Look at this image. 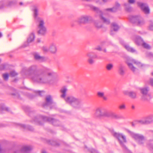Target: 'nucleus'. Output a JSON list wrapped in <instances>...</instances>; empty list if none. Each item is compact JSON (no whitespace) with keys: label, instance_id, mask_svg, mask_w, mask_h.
<instances>
[{"label":"nucleus","instance_id":"obj_8","mask_svg":"<svg viewBox=\"0 0 153 153\" xmlns=\"http://www.w3.org/2000/svg\"><path fill=\"white\" fill-rule=\"evenodd\" d=\"M55 105L51 96L48 95L45 97V102L43 103L42 105L43 108L50 110L52 108V106Z\"/></svg>","mask_w":153,"mask_h":153},{"label":"nucleus","instance_id":"obj_25","mask_svg":"<svg viewBox=\"0 0 153 153\" xmlns=\"http://www.w3.org/2000/svg\"><path fill=\"white\" fill-rule=\"evenodd\" d=\"M31 150V147L30 146H25L22 148L21 149L22 152L25 153H27L29 152Z\"/></svg>","mask_w":153,"mask_h":153},{"label":"nucleus","instance_id":"obj_44","mask_svg":"<svg viewBox=\"0 0 153 153\" xmlns=\"http://www.w3.org/2000/svg\"><path fill=\"white\" fill-rule=\"evenodd\" d=\"M3 77L5 81H7L8 79L9 75L7 74H3Z\"/></svg>","mask_w":153,"mask_h":153},{"label":"nucleus","instance_id":"obj_10","mask_svg":"<svg viewBox=\"0 0 153 153\" xmlns=\"http://www.w3.org/2000/svg\"><path fill=\"white\" fill-rule=\"evenodd\" d=\"M33 16L37 25L38 28L45 27L44 22L43 20L41 18L37 17L38 15V10L36 7H35L33 10Z\"/></svg>","mask_w":153,"mask_h":153},{"label":"nucleus","instance_id":"obj_42","mask_svg":"<svg viewBox=\"0 0 153 153\" xmlns=\"http://www.w3.org/2000/svg\"><path fill=\"white\" fill-rule=\"evenodd\" d=\"M146 56L149 57L150 58H153V53L151 52H147L146 53Z\"/></svg>","mask_w":153,"mask_h":153},{"label":"nucleus","instance_id":"obj_1","mask_svg":"<svg viewBox=\"0 0 153 153\" xmlns=\"http://www.w3.org/2000/svg\"><path fill=\"white\" fill-rule=\"evenodd\" d=\"M38 72L33 77V80L40 83H50L56 75V74L52 71L48 72L47 75H46L45 70L44 69H40Z\"/></svg>","mask_w":153,"mask_h":153},{"label":"nucleus","instance_id":"obj_54","mask_svg":"<svg viewBox=\"0 0 153 153\" xmlns=\"http://www.w3.org/2000/svg\"><path fill=\"white\" fill-rule=\"evenodd\" d=\"M35 37V34L34 33H32L30 35L29 38H34Z\"/></svg>","mask_w":153,"mask_h":153},{"label":"nucleus","instance_id":"obj_34","mask_svg":"<svg viewBox=\"0 0 153 153\" xmlns=\"http://www.w3.org/2000/svg\"><path fill=\"white\" fill-rule=\"evenodd\" d=\"M142 46L144 48L148 50H150L151 48V47L150 46L144 42H143L142 44Z\"/></svg>","mask_w":153,"mask_h":153},{"label":"nucleus","instance_id":"obj_31","mask_svg":"<svg viewBox=\"0 0 153 153\" xmlns=\"http://www.w3.org/2000/svg\"><path fill=\"white\" fill-rule=\"evenodd\" d=\"M134 41L136 44L138 45H142V44L144 42L143 39H135Z\"/></svg>","mask_w":153,"mask_h":153},{"label":"nucleus","instance_id":"obj_52","mask_svg":"<svg viewBox=\"0 0 153 153\" xmlns=\"http://www.w3.org/2000/svg\"><path fill=\"white\" fill-rule=\"evenodd\" d=\"M10 74L12 76H14L17 75V74L14 71H12L10 72Z\"/></svg>","mask_w":153,"mask_h":153},{"label":"nucleus","instance_id":"obj_35","mask_svg":"<svg viewBox=\"0 0 153 153\" xmlns=\"http://www.w3.org/2000/svg\"><path fill=\"white\" fill-rule=\"evenodd\" d=\"M136 122L137 123H140L142 125H146V120H145V119L144 117L142 118V119L137 120L136 121Z\"/></svg>","mask_w":153,"mask_h":153},{"label":"nucleus","instance_id":"obj_15","mask_svg":"<svg viewBox=\"0 0 153 153\" xmlns=\"http://www.w3.org/2000/svg\"><path fill=\"white\" fill-rule=\"evenodd\" d=\"M17 126L24 130H28L31 131L34 130V128L33 127L29 125L19 123L17 124Z\"/></svg>","mask_w":153,"mask_h":153},{"label":"nucleus","instance_id":"obj_20","mask_svg":"<svg viewBox=\"0 0 153 153\" xmlns=\"http://www.w3.org/2000/svg\"><path fill=\"white\" fill-rule=\"evenodd\" d=\"M4 111L10 112V110L9 108L5 107L4 105H0V113H3Z\"/></svg>","mask_w":153,"mask_h":153},{"label":"nucleus","instance_id":"obj_64","mask_svg":"<svg viewBox=\"0 0 153 153\" xmlns=\"http://www.w3.org/2000/svg\"><path fill=\"white\" fill-rule=\"evenodd\" d=\"M2 36V34L0 32V38Z\"/></svg>","mask_w":153,"mask_h":153},{"label":"nucleus","instance_id":"obj_60","mask_svg":"<svg viewBox=\"0 0 153 153\" xmlns=\"http://www.w3.org/2000/svg\"><path fill=\"white\" fill-rule=\"evenodd\" d=\"M116 5L117 7H118L120 6V4L118 3H116Z\"/></svg>","mask_w":153,"mask_h":153},{"label":"nucleus","instance_id":"obj_9","mask_svg":"<svg viewBox=\"0 0 153 153\" xmlns=\"http://www.w3.org/2000/svg\"><path fill=\"white\" fill-rule=\"evenodd\" d=\"M40 69H38L37 66L36 65H32L27 68L26 71L33 80V77L36 75Z\"/></svg>","mask_w":153,"mask_h":153},{"label":"nucleus","instance_id":"obj_5","mask_svg":"<svg viewBox=\"0 0 153 153\" xmlns=\"http://www.w3.org/2000/svg\"><path fill=\"white\" fill-rule=\"evenodd\" d=\"M128 132L137 144L141 146H143L146 140L144 136L140 134L134 133L130 131H128Z\"/></svg>","mask_w":153,"mask_h":153},{"label":"nucleus","instance_id":"obj_36","mask_svg":"<svg viewBox=\"0 0 153 153\" xmlns=\"http://www.w3.org/2000/svg\"><path fill=\"white\" fill-rule=\"evenodd\" d=\"M100 16L101 19L104 22L107 24H108L110 23V22L109 20L106 19L105 18L103 17L100 14Z\"/></svg>","mask_w":153,"mask_h":153},{"label":"nucleus","instance_id":"obj_29","mask_svg":"<svg viewBox=\"0 0 153 153\" xmlns=\"http://www.w3.org/2000/svg\"><path fill=\"white\" fill-rule=\"evenodd\" d=\"M48 143L51 145L54 146H59L60 145L59 143L56 140H50L48 141Z\"/></svg>","mask_w":153,"mask_h":153},{"label":"nucleus","instance_id":"obj_28","mask_svg":"<svg viewBox=\"0 0 153 153\" xmlns=\"http://www.w3.org/2000/svg\"><path fill=\"white\" fill-rule=\"evenodd\" d=\"M125 48L128 51L131 53H134L136 51V50L133 48L130 47L128 45H124Z\"/></svg>","mask_w":153,"mask_h":153},{"label":"nucleus","instance_id":"obj_32","mask_svg":"<svg viewBox=\"0 0 153 153\" xmlns=\"http://www.w3.org/2000/svg\"><path fill=\"white\" fill-rule=\"evenodd\" d=\"M100 108H97L95 112V117H101V114H100Z\"/></svg>","mask_w":153,"mask_h":153},{"label":"nucleus","instance_id":"obj_56","mask_svg":"<svg viewBox=\"0 0 153 153\" xmlns=\"http://www.w3.org/2000/svg\"><path fill=\"white\" fill-rule=\"evenodd\" d=\"M149 29L151 30H153V24L150 25L149 27Z\"/></svg>","mask_w":153,"mask_h":153},{"label":"nucleus","instance_id":"obj_3","mask_svg":"<svg viewBox=\"0 0 153 153\" xmlns=\"http://www.w3.org/2000/svg\"><path fill=\"white\" fill-rule=\"evenodd\" d=\"M66 102L72 107L76 108H79L83 105L82 100L73 96H68L65 98Z\"/></svg>","mask_w":153,"mask_h":153},{"label":"nucleus","instance_id":"obj_24","mask_svg":"<svg viewBox=\"0 0 153 153\" xmlns=\"http://www.w3.org/2000/svg\"><path fill=\"white\" fill-rule=\"evenodd\" d=\"M145 120H146V124H149L153 122V119L152 116H149L148 117H145Z\"/></svg>","mask_w":153,"mask_h":153},{"label":"nucleus","instance_id":"obj_45","mask_svg":"<svg viewBox=\"0 0 153 153\" xmlns=\"http://www.w3.org/2000/svg\"><path fill=\"white\" fill-rule=\"evenodd\" d=\"M108 0H98L97 3L100 4H102L107 2Z\"/></svg>","mask_w":153,"mask_h":153},{"label":"nucleus","instance_id":"obj_2","mask_svg":"<svg viewBox=\"0 0 153 153\" xmlns=\"http://www.w3.org/2000/svg\"><path fill=\"white\" fill-rule=\"evenodd\" d=\"M33 121L36 124L40 126L43 125V122H49L52 123L54 126H59L61 125L60 122L56 119L41 115L35 117Z\"/></svg>","mask_w":153,"mask_h":153},{"label":"nucleus","instance_id":"obj_4","mask_svg":"<svg viewBox=\"0 0 153 153\" xmlns=\"http://www.w3.org/2000/svg\"><path fill=\"white\" fill-rule=\"evenodd\" d=\"M114 137L117 138L119 141L120 144L123 149L127 150V148L123 144L124 143L126 142V137L125 136L121 133H117L113 131L112 132Z\"/></svg>","mask_w":153,"mask_h":153},{"label":"nucleus","instance_id":"obj_19","mask_svg":"<svg viewBox=\"0 0 153 153\" xmlns=\"http://www.w3.org/2000/svg\"><path fill=\"white\" fill-rule=\"evenodd\" d=\"M10 89L12 91L14 92L13 93H10L11 95L14 96L15 98L21 99L19 94L16 92V90L15 89L12 87L10 88Z\"/></svg>","mask_w":153,"mask_h":153},{"label":"nucleus","instance_id":"obj_11","mask_svg":"<svg viewBox=\"0 0 153 153\" xmlns=\"http://www.w3.org/2000/svg\"><path fill=\"white\" fill-rule=\"evenodd\" d=\"M130 21L133 23H137V25L139 26L142 25L144 23V21L143 19L140 16L132 17L130 19Z\"/></svg>","mask_w":153,"mask_h":153},{"label":"nucleus","instance_id":"obj_33","mask_svg":"<svg viewBox=\"0 0 153 153\" xmlns=\"http://www.w3.org/2000/svg\"><path fill=\"white\" fill-rule=\"evenodd\" d=\"M67 91V89L65 88H62L61 90V92L62 94L61 95L62 98H65L66 96V92Z\"/></svg>","mask_w":153,"mask_h":153},{"label":"nucleus","instance_id":"obj_38","mask_svg":"<svg viewBox=\"0 0 153 153\" xmlns=\"http://www.w3.org/2000/svg\"><path fill=\"white\" fill-rule=\"evenodd\" d=\"M87 56L88 57V58H94V59H95V58H97V55H92L91 53H88L87 54Z\"/></svg>","mask_w":153,"mask_h":153},{"label":"nucleus","instance_id":"obj_39","mask_svg":"<svg viewBox=\"0 0 153 153\" xmlns=\"http://www.w3.org/2000/svg\"><path fill=\"white\" fill-rule=\"evenodd\" d=\"M94 58H88L87 59V62L91 65L93 64L95 62V61L93 59Z\"/></svg>","mask_w":153,"mask_h":153},{"label":"nucleus","instance_id":"obj_17","mask_svg":"<svg viewBox=\"0 0 153 153\" xmlns=\"http://www.w3.org/2000/svg\"><path fill=\"white\" fill-rule=\"evenodd\" d=\"M57 49L56 44L54 43H51L49 47V51L53 54L56 53Z\"/></svg>","mask_w":153,"mask_h":153},{"label":"nucleus","instance_id":"obj_7","mask_svg":"<svg viewBox=\"0 0 153 153\" xmlns=\"http://www.w3.org/2000/svg\"><path fill=\"white\" fill-rule=\"evenodd\" d=\"M100 110L101 117H111L115 119H119L120 118V116L115 113L112 111H108L105 108H100Z\"/></svg>","mask_w":153,"mask_h":153},{"label":"nucleus","instance_id":"obj_55","mask_svg":"<svg viewBox=\"0 0 153 153\" xmlns=\"http://www.w3.org/2000/svg\"><path fill=\"white\" fill-rule=\"evenodd\" d=\"M150 83L151 85L153 87V78H151L150 79Z\"/></svg>","mask_w":153,"mask_h":153},{"label":"nucleus","instance_id":"obj_59","mask_svg":"<svg viewBox=\"0 0 153 153\" xmlns=\"http://www.w3.org/2000/svg\"><path fill=\"white\" fill-rule=\"evenodd\" d=\"M135 123H132V126H134L137 123L136 122V121L135 122Z\"/></svg>","mask_w":153,"mask_h":153},{"label":"nucleus","instance_id":"obj_22","mask_svg":"<svg viewBox=\"0 0 153 153\" xmlns=\"http://www.w3.org/2000/svg\"><path fill=\"white\" fill-rule=\"evenodd\" d=\"M97 96L100 98H102L104 100H106L107 98L105 96L104 93L102 92L98 91L97 93Z\"/></svg>","mask_w":153,"mask_h":153},{"label":"nucleus","instance_id":"obj_46","mask_svg":"<svg viewBox=\"0 0 153 153\" xmlns=\"http://www.w3.org/2000/svg\"><path fill=\"white\" fill-rule=\"evenodd\" d=\"M124 6L126 10L128 11H130V8L129 7V5L128 4H124Z\"/></svg>","mask_w":153,"mask_h":153},{"label":"nucleus","instance_id":"obj_51","mask_svg":"<svg viewBox=\"0 0 153 153\" xmlns=\"http://www.w3.org/2000/svg\"><path fill=\"white\" fill-rule=\"evenodd\" d=\"M35 92L36 94H38V95L40 96H42V92H43V93H44V91H35Z\"/></svg>","mask_w":153,"mask_h":153},{"label":"nucleus","instance_id":"obj_57","mask_svg":"<svg viewBox=\"0 0 153 153\" xmlns=\"http://www.w3.org/2000/svg\"><path fill=\"white\" fill-rule=\"evenodd\" d=\"M128 2L130 4H133L135 2L134 0H128Z\"/></svg>","mask_w":153,"mask_h":153},{"label":"nucleus","instance_id":"obj_23","mask_svg":"<svg viewBox=\"0 0 153 153\" xmlns=\"http://www.w3.org/2000/svg\"><path fill=\"white\" fill-rule=\"evenodd\" d=\"M124 68V66L121 65H120L119 67V73L122 76L123 75L125 74Z\"/></svg>","mask_w":153,"mask_h":153},{"label":"nucleus","instance_id":"obj_6","mask_svg":"<svg viewBox=\"0 0 153 153\" xmlns=\"http://www.w3.org/2000/svg\"><path fill=\"white\" fill-rule=\"evenodd\" d=\"M140 93L142 94L141 99L144 101H149L151 99V94L149 92L150 90L149 87L146 86L140 88Z\"/></svg>","mask_w":153,"mask_h":153},{"label":"nucleus","instance_id":"obj_40","mask_svg":"<svg viewBox=\"0 0 153 153\" xmlns=\"http://www.w3.org/2000/svg\"><path fill=\"white\" fill-rule=\"evenodd\" d=\"M113 65L111 64H108L106 65V69L108 71L110 70L113 68Z\"/></svg>","mask_w":153,"mask_h":153},{"label":"nucleus","instance_id":"obj_48","mask_svg":"<svg viewBox=\"0 0 153 153\" xmlns=\"http://www.w3.org/2000/svg\"><path fill=\"white\" fill-rule=\"evenodd\" d=\"M147 146L150 149V150L153 151V145L151 143H149L148 142L147 143Z\"/></svg>","mask_w":153,"mask_h":153},{"label":"nucleus","instance_id":"obj_16","mask_svg":"<svg viewBox=\"0 0 153 153\" xmlns=\"http://www.w3.org/2000/svg\"><path fill=\"white\" fill-rule=\"evenodd\" d=\"M119 26L115 23H113L111 24V29L110 34L113 35L115 33V32L117 31L119 29Z\"/></svg>","mask_w":153,"mask_h":153},{"label":"nucleus","instance_id":"obj_26","mask_svg":"<svg viewBox=\"0 0 153 153\" xmlns=\"http://www.w3.org/2000/svg\"><path fill=\"white\" fill-rule=\"evenodd\" d=\"M127 64L129 68L134 72L135 73V71L136 70H137V69L134 67L132 63L130 62H127Z\"/></svg>","mask_w":153,"mask_h":153},{"label":"nucleus","instance_id":"obj_14","mask_svg":"<svg viewBox=\"0 0 153 153\" xmlns=\"http://www.w3.org/2000/svg\"><path fill=\"white\" fill-rule=\"evenodd\" d=\"M137 4L145 13L148 14L149 13V9L146 4L139 2Z\"/></svg>","mask_w":153,"mask_h":153},{"label":"nucleus","instance_id":"obj_18","mask_svg":"<svg viewBox=\"0 0 153 153\" xmlns=\"http://www.w3.org/2000/svg\"><path fill=\"white\" fill-rule=\"evenodd\" d=\"M33 56L34 59L40 62H43L45 60V57L41 56L37 53H35L33 54Z\"/></svg>","mask_w":153,"mask_h":153},{"label":"nucleus","instance_id":"obj_50","mask_svg":"<svg viewBox=\"0 0 153 153\" xmlns=\"http://www.w3.org/2000/svg\"><path fill=\"white\" fill-rule=\"evenodd\" d=\"M95 26L97 28H99L102 27V25L100 22H96L95 24Z\"/></svg>","mask_w":153,"mask_h":153},{"label":"nucleus","instance_id":"obj_53","mask_svg":"<svg viewBox=\"0 0 153 153\" xmlns=\"http://www.w3.org/2000/svg\"><path fill=\"white\" fill-rule=\"evenodd\" d=\"M5 67V65L4 64H1L0 65V71L3 70L4 69Z\"/></svg>","mask_w":153,"mask_h":153},{"label":"nucleus","instance_id":"obj_49","mask_svg":"<svg viewBox=\"0 0 153 153\" xmlns=\"http://www.w3.org/2000/svg\"><path fill=\"white\" fill-rule=\"evenodd\" d=\"M88 150L91 153H98L97 151L93 149H89Z\"/></svg>","mask_w":153,"mask_h":153},{"label":"nucleus","instance_id":"obj_41","mask_svg":"<svg viewBox=\"0 0 153 153\" xmlns=\"http://www.w3.org/2000/svg\"><path fill=\"white\" fill-rule=\"evenodd\" d=\"M118 108L120 110H124L126 108V106L124 104H123L120 105Z\"/></svg>","mask_w":153,"mask_h":153},{"label":"nucleus","instance_id":"obj_37","mask_svg":"<svg viewBox=\"0 0 153 153\" xmlns=\"http://www.w3.org/2000/svg\"><path fill=\"white\" fill-rule=\"evenodd\" d=\"M42 49L44 53H46L49 51V48L46 46H43L42 47Z\"/></svg>","mask_w":153,"mask_h":153},{"label":"nucleus","instance_id":"obj_30","mask_svg":"<svg viewBox=\"0 0 153 153\" xmlns=\"http://www.w3.org/2000/svg\"><path fill=\"white\" fill-rule=\"evenodd\" d=\"M25 110L26 112L29 113V115H30L32 114H33V113L32 108L29 106H26L25 108Z\"/></svg>","mask_w":153,"mask_h":153},{"label":"nucleus","instance_id":"obj_43","mask_svg":"<svg viewBox=\"0 0 153 153\" xmlns=\"http://www.w3.org/2000/svg\"><path fill=\"white\" fill-rule=\"evenodd\" d=\"M106 10L111 12H115L117 10V8L116 7H114L112 8L106 9Z\"/></svg>","mask_w":153,"mask_h":153},{"label":"nucleus","instance_id":"obj_62","mask_svg":"<svg viewBox=\"0 0 153 153\" xmlns=\"http://www.w3.org/2000/svg\"><path fill=\"white\" fill-rule=\"evenodd\" d=\"M96 58L98 59H101L102 58L101 56L98 57L97 56V58Z\"/></svg>","mask_w":153,"mask_h":153},{"label":"nucleus","instance_id":"obj_21","mask_svg":"<svg viewBox=\"0 0 153 153\" xmlns=\"http://www.w3.org/2000/svg\"><path fill=\"white\" fill-rule=\"evenodd\" d=\"M39 30L38 31V33L42 35H44L46 32L47 30L45 27L38 28Z\"/></svg>","mask_w":153,"mask_h":153},{"label":"nucleus","instance_id":"obj_12","mask_svg":"<svg viewBox=\"0 0 153 153\" xmlns=\"http://www.w3.org/2000/svg\"><path fill=\"white\" fill-rule=\"evenodd\" d=\"M91 17L87 16H83L79 17L77 20V22L79 24H86L91 20Z\"/></svg>","mask_w":153,"mask_h":153},{"label":"nucleus","instance_id":"obj_13","mask_svg":"<svg viewBox=\"0 0 153 153\" xmlns=\"http://www.w3.org/2000/svg\"><path fill=\"white\" fill-rule=\"evenodd\" d=\"M123 93L124 95L128 96L132 99H134L136 98V94L135 92L124 91Z\"/></svg>","mask_w":153,"mask_h":153},{"label":"nucleus","instance_id":"obj_61","mask_svg":"<svg viewBox=\"0 0 153 153\" xmlns=\"http://www.w3.org/2000/svg\"><path fill=\"white\" fill-rule=\"evenodd\" d=\"M80 91H81L82 92H85V90L84 89H81L80 90Z\"/></svg>","mask_w":153,"mask_h":153},{"label":"nucleus","instance_id":"obj_63","mask_svg":"<svg viewBox=\"0 0 153 153\" xmlns=\"http://www.w3.org/2000/svg\"><path fill=\"white\" fill-rule=\"evenodd\" d=\"M131 108L133 109H134L135 108V107L134 105H132L131 106Z\"/></svg>","mask_w":153,"mask_h":153},{"label":"nucleus","instance_id":"obj_47","mask_svg":"<svg viewBox=\"0 0 153 153\" xmlns=\"http://www.w3.org/2000/svg\"><path fill=\"white\" fill-rule=\"evenodd\" d=\"M34 39H27V45H25L24 47H26L27 46L28 44V43L33 42Z\"/></svg>","mask_w":153,"mask_h":153},{"label":"nucleus","instance_id":"obj_58","mask_svg":"<svg viewBox=\"0 0 153 153\" xmlns=\"http://www.w3.org/2000/svg\"><path fill=\"white\" fill-rule=\"evenodd\" d=\"M95 49L97 50L98 51H101V48L100 47H98V48H95Z\"/></svg>","mask_w":153,"mask_h":153},{"label":"nucleus","instance_id":"obj_27","mask_svg":"<svg viewBox=\"0 0 153 153\" xmlns=\"http://www.w3.org/2000/svg\"><path fill=\"white\" fill-rule=\"evenodd\" d=\"M131 62L136 64L138 67H141L144 66V64H142L141 62L134 59L131 60Z\"/></svg>","mask_w":153,"mask_h":153}]
</instances>
